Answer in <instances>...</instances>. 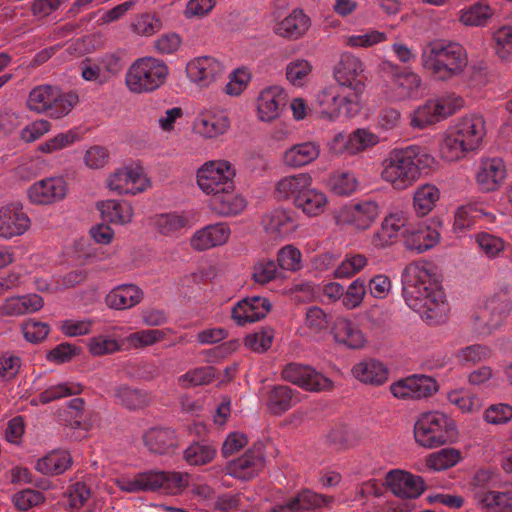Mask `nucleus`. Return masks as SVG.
<instances>
[{
  "label": "nucleus",
  "mask_w": 512,
  "mask_h": 512,
  "mask_svg": "<svg viewBox=\"0 0 512 512\" xmlns=\"http://www.w3.org/2000/svg\"><path fill=\"white\" fill-rule=\"evenodd\" d=\"M82 391V386L75 382H64L49 386L36 398L31 400V403L37 405L38 403L47 404L52 401L77 395Z\"/></svg>",
  "instance_id": "54"
},
{
  "label": "nucleus",
  "mask_w": 512,
  "mask_h": 512,
  "mask_svg": "<svg viewBox=\"0 0 512 512\" xmlns=\"http://www.w3.org/2000/svg\"><path fill=\"white\" fill-rule=\"evenodd\" d=\"M104 221L115 225H126L132 222L134 208L126 200L108 199L97 204Z\"/></svg>",
  "instance_id": "38"
},
{
  "label": "nucleus",
  "mask_w": 512,
  "mask_h": 512,
  "mask_svg": "<svg viewBox=\"0 0 512 512\" xmlns=\"http://www.w3.org/2000/svg\"><path fill=\"white\" fill-rule=\"evenodd\" d=\"M265 467V455L262 445H255L226 466L227 475L247 481L256 477Z\"/></svg>",
  "instance_id": "24"
},
{
  "label": "nucleus",
  "mask_w": 512,
  "mask_h": 512,
  "mask_svg": "<svg viewBox=\"0 0 512 512\" xmlns=\"http://www.w3.org/2000/svg\"><path fill=\"white\" fill-rule=\"evenodd\" d=\"M271 303L265 297L253 296L239 301L232 309V318L238 325L253 323L266 317Z\"/></svg>",
  "instance_id": "34"
},
{
  "label": "nucleus",
  "mask_w": 512,
  "mask_h": 512,
  "mask_svg": "<svg viewBox=\"0 0 512 512\" xmlns=\"http://www.w3.org/2000/svg\"><path fill=\"white\" fill-rule=\"evenodd\" d=\"M312 71L313 66L310 61L303 58H296L286 65V79L293 86L302 87L308 81Z\"/></svg>",
  "instance_id": "60"
},
{
  "label": "nucleus",
  "mask_w": 512,
  "mask_h": 512,
  "mask_svg": "<svg viewBox=\"0 0 512 512\" xmlns=\"http://www.w3.org/2000/svg\"><path fill=\"white\" fill-rule=\"evenodd\" d=\"M484 303L505 320L512 311V288L498 289Z\"/></svg>",
  "instance_id": "62"
},
{
  "label": "nucleus",
  "mask_w": 512,
  "mask_h": 512,
  "mask_svg": "<svg viewBox=\"0 0 512 512\" xmlns=\"http://www.w3.org/2000/svg\"><path fill=\"white\" fill-rule=\"evenodd\" d=\"M493 474L487 470H480L474 477L473 496L483 508L505 512L512 508V492L492 491Z\"/></svg>",
  "instance_id": "17"
},
{
  "label": "nucleus",
  "mask_w": 512,
  "mask_h": 512,
  "mask_svg": "<svg viewBox=\"0 0 512 512\" xmlns=\"http://www.w3.org/2000/svg\"><path fill=\"white\" fill-rule=\"evenodd\" d=\"M494 10L490 5L480 0L475 4L459 11V21L465 26H482L493 16Z\"/></svg>",
  "instance_id": "53"
},
{
  "label": "nucleus",
  "mask_w": 512,
  "mask_h": 512,
  "mask_svg": "<svg viewBox=\"0 0 512 512\" xmlns=\"http://www.w3.org/2000/svg\"><path fill=\"white\" fill-rule=\"evenodd\" d=\"M188 80L199 89H208L223 75L224 65L212 56H197L185 68Z\"/></svg>",
  "instance_id": "19"
},
{
  "label": "nucleus",
  "mask_w": 512,
  "mask_h": 512,
  "mask_svg": "<svg viewBox=\"0 0 512 512\" xmlns=\"http://www.w3.org/2000/svg\"><path fill=\"white\" fill-rule=\"evenodd\" d=\"M320 155L319 144L311 141L295 144L288 148L283 155V162L291 168L309 165Z\"/></svg>",
  "instance_id": "40"
},
{
  "label": "nucleus",
  "mask_w": 512,
  "mask_h": 512,
  "mask_svg": "<svg viewBox=\"0 0 512 512\" xmlns=\"http://www.w3.org/2000/svg\"><path fill=\"white\" fill-rule=\"evenodd\" d=\"M326 496L311 490H303L283 505L274 507V512H308L328 503Z\"/></svg>",
  "instance_id": "41"
},
{
  "label": "nucleus",
  "mask_w": 512,
  "mask_h": 512,
  "mask_svg": "<svg viewBox=\"0 0 512 512\" xmlns=\"http://www.w3.org/2000/svg\"><path fill=\"white\" fill-rule=\"evenodd\" d=\"M235 176L231 162L225 159L209 160L197 169L196 184L206 196H211L233 183Z\"/></svg>",
  "instance_id": "12"
},
{
  "label": "nucleus",
  "mask_w": 512,
  "mask_h": 512,
  "mask_svg": "<svg viewBox=\"0 0 512 512\" xmlns=\"http://www.w3.org/2000/svg\"><path fill=\"white\" fill-rule=\"evenodd\" d=\"M78 95L62 92L58 87L42 84L35 86L28 95L27 107L37 114H45L52 119L67 116L78 104Z\"/></svg>",
  "instance_id": "8"
},
{
  "label": "nucleus",
  "mask_w": 512,
  "mask_h": 512,
  "mask_svg": "<svg viewBox=\"0 0 512 512\" xmlns=\"http://www.w3.org/2000/svg\"><path fill=\"white\" fill-rule=\"evenodd\" d=\"M389 391L398 400L418 401L434 395L438 391V384L430 376L414 374L391 383Z\"/></svg>",
  "instance_id": "15"
},
{
  "label": "nucleus",
  "mask_w": 512,
  "mask_h": 512,
  "mask_svg": "<svg viewBox=\"0 0 512 512\" xmlns=\"http://www.w3.org/2000/svg\"><path fill=\"white\" fill-rule=\"evenodd\" d=\"M381 208L375 199L360 198L354 199L334 212V219L337 225L347 226L356 232L369 230L377 221Z\"/></svg>",
  "instance_id": "11"
},
{
  "label": "nucleus",
  "mask_w": 512,
  "mask_h": 512,
  "mask_svg": "<svg viewBox=\"0 0 512 512\" xmlns=\"http://www.w3.org/2000/svg\"><path fill=\"white\" fill-rule=\"evenodd\" d=\"M261 227L269 239L282 241L289 239L297 231L299 223L292 210L277 208L262 216Z\"/></svg>",
  "instance_id": "22"
},
{
  "label": "nucleus",
  "mask_w": 512,
  "mask_h": 512,
  "mask_svg": "<svg viewBox=\"0 0 512 512\" xmlns=\"http://www.w3.org/2000/svg\"><path fill=\"white\" fill-rule=\"evenodd\" d=\"M386 483L391 491L401 498H417L425 489L424 481L420 476L402 470L388 472Z\"/></svg>",
  "instance_id": "33"
},
{
  "label": "nucleus",
  "mask_w": 512,
  "mask_h": 512,
  "mask_svg": "<svg viewBox=\"0 0 512 512\" xmlns=\"http://www.w3.org/2000/svg\"><path fill=\"white\" fill-rule=\"evenodd\" d=\"M109 190L119 195H138L151 187V180L144 168L131 163L114 170L106 179Z\"/></svg>",
  "instance_id": "13"
},
{
  "label": "nucleus",
  "mask_w": 512,
  "mask_h": 512,
  "mask_svg": "<svg viewBox=\"0 0 512 512\" xmlns=\"http://www.w3.org/2000/svg\"><path fill=\"white\" fill-rule=\"evenodd\" d=\"M447 400L463 413L478 412L483 403L477 394L465 389H456L448 392Z\"/></svg>",
  "instance_id": "57"
},
{
  "label": "nucleus",
  "mask_w": 512,
  "mask_h": 512,
  "mask_svg": "<svg viewBox=\"0 0 512 512\" xmlns=\"http://www.w3.org/2000/svg\"><path fill=\"white\" fill-rule=\"evenodd\" d=\"M380 142V137L368 128H357L349 134L336 133L327 143L329 152L336 156H355L372 149Z\"/></svg>",
  "instance_id": "14"
},
{
  "label": "nucleus",
  "mask_w": 512,
  "mask_h": 512,
  "mask_svg": "<svg viewBox=\"0 0 512 512\" xmlns=\"http://www.w3.org/2000/svg\"><path fill=\"white\" fill-rule=\"evenodd\" d=\"M423 68L435 79L448 81L461 76L468 66V53L457 42L435 40L421 54Z\"/></svg>",
  "instance_id": "4"
},
{
  "label": "nucleus",
  "mask_w": 512,
  "mask_h": 512,
  "mask_svg": "<svg viewBox=\"0 0 512 512\" xmlns=\"http://www.w3.org/2000/svg\"><path fill=\"white\" fill-rule=\"evenodd\" d=\"M331 334L336 344L348 349H362L367 343L362 329L346 316H339L334 320Z\"/></svg>",
  "instance_id": "30"
},
{
  "label": "nucleus",
  "mask_w": 512,
  "mask_h": 512,
  "mask_svg": "<svg viewBox=\"0 0 512 512\" xmlns=\"http://www.w3.org/2000/svg\"><path fill=\"white\" fill-rule=\"evenodd\" d=\"M231 230L226 223H215L196 230L191 239V247L199 252L226 244Z\"/></svg>",
  "instance_id": "32"
},
{
  "label": "nucleus",
  "mask_w": 512,
  "mask_h": 512,
  "mask_svg": "<svg viewBox=\"0 0 512 512\" xmlns=\"http://www.w3.org/2000/svg\"><path fill=\"white\" fill-rule=\"evenodd\" d=\"M327 185L335 195L348 197L359 190L360 183L353 172L339 170L330 175Z\"/></svg>",
  "instance_id": "51"
},
{
  "label": "nucleus",
  "mask_w": 512,
  "mask_h": 512,
  "mask_svg": "<svg viewBox=\"0 0 512 512\" xmlns=\"http://www.w3.org/2000/svg\"><path fill=\"white\" fill-rule=\"evenodd\" d=\"M353 376L364 384L379 386L388 379L387 368L375 359H365L352 368Z\"/></svg>",
  "instance_id": "42"
},
{
  "label": "nucleus",
  "mask_w": 512,
  "mask_h": 512,
  "mask_svg": "<svg viewBox=\"0 0 512 512\" xmlns=\"http://www.w3.org/2000/svg\"><path fill=\"white\" fill-rule=\"evenodd\" d=\"M329 205L327 194L312 185L306 188L302 196L296 199L295 208L300 210L307 217L322 215Z\"/></svg>",
  "instance_id": "39"
},
{
  "label": "nucleus",
  "mask_w": 512,
  "mask_h": 512,
  "mask_svg": "<svg viewBox=\"0 0 512 512\" xmlns=\"http://www.w3.org/2000/svg\"><path fill=\"white\" fill-rule=\"evenodd\" d=\"M44 306V299L36 293L12 296L0 304L1 317H19L40 311Z\"/></svg>",
  "instance_id": "35"
},
{
  "label": "nucleus",
  "mask_w": 512,
  "mask_h": 512,
  "mask_svg": "<svg viewBox=\"0 0 512 512\" xmlns=\"http://www.w3.org/2000/svg\"><path fill=\"white\" fill-rule=\"evenodd\" d=\"M436 164L425 148L410 145L405 148L393 149L383 161L381 178L396 190L411 187L422 175L430 171Z\"/></svg>",
  "instance_id": "2"
},
{
  "label": "nucleus",
  "mask_w": 512,
  "mask_h": 512,
  "mask_svg": "<svg viewBox=\"0 0 512 512\" xmlns=\"http://www.w3.org/2000/svg\"><path fill=\"white\" fill-rule=\"evenodd\" d=\"M507 176V169L501 158H485L479 163L476 183L484 192H493L502 186Z\"/></svg>",
  "instance_id": "31"
},
{
  "label": "nucleus",
  "mask_w": 512,
  "mask_h": 512,
  "mask_svg": "<svg viewBox=\"0 0 512 512\" xmlns=\"http://www.w3.org/2000/svg\"><path fill=\"white\" fill-rule=\"evenodd\" d=\"M148 450L155 454H166L176 447L175 434L167 428H151L143 436Z\"/></svg>",
  "instance_id": "44"
},
{
  "label": "nucleus",
  "mask_w": 512,
  "mask_h": 512,
  "mask_svg": "<svg viewBox=\"0 0 512 512\" xmlns=\"http://www.w3.org/2000/svg\"><path fill=\"white\" fill-rule=\"evenodd\" d=\"M486 136L483 116L471 114L460 118L443 134L440 154L449 162L463 159L468 153L478 150Z\"/></svg>",
  "instance_id": "3"
},
{
  "label": "nucleus",
  "mask_w": 512,
  "mask_h": 512,
  "mask_svg": "<svg viewBox=\"0 0 512 512\" xmlns=\"http://www.w3.org/2000/svg\"><path fill=\"white\" fill-rule=\"evenodd\" d=\"M313 183L312 177L308 173H297L282 177L276 182L274 188L275 198L278 200H292L293 205L296 199L302 196V193Z\"/></svg>",
  "instance_id": "36"
},
{
  "label": "nucleus",
  "mask_w": 512,
  "mask_h": 512,
  "mask_svg": "<svg viewBox=\"0 0 512 512\" xmlns=\"http://www.w3.org/2000/svg\"><path fill=\"white\" fill-rule=\"evenodd\" d=\"M329 327L328 314L318 306L308 307L298 333L303 337L316 338L323 335Z\"/></svg>",
  "instance_id": "43"
},
{
  "label": "nucleus",
  "mask_w": 512,
  "mask_h": 512,
  "mask_svg": "<svg viewBox=\"0 0 512 512\" xmlns=\"http://www.w3.org/2000/svg\"><path fill=\"white\" fill-rule=\"evenodd\" d=\"M282 378L307 391L321 392L332 388V381L308 365L289 363L282 370Z\"/></svg>",
  "instance_id": "21"
},
{
  "label": "nucleus",
  "mask_w": 512,
  "mask_h": 512,
  "mask_svg": "<svg viewBox=\"0 0 512 512\" xmlns=\"http://www.w3.org/2000/svg\"><path fill=\"white\" fill-rule=\"evenodd\" d=\"M31 226V220L23 207L11 203L0 208V238L10 240L25 234Z\"/></svg>",
  "instance_id": "28"
},
{
  "label": "nucleus",
  "mask_w": 512,
  "mask_h": 512,
  "mask_svg": "<svg viewBox=\"0 0 512 512\" xmlns=\"http://www.w3.org/2000/svg\"><path fill=\"white\" fill-rule=\"evenodd\" d=\"M169 67L162 59L145 56L136 59L125 75V85L133 94L151 93L164 85Z\"/></svg>",
  "instance_id": "6"
},
{
  "label": "nucleus",
  "mask_w": 512,
  "mask_h": 512,
  "mask_svg": "<svg viewBox=\"0 0 512 512\" xmlns=\"http://www.w3.org/2000/svg\"><path fill=\"white\" fill-rule=\"evenodd\" d=\"M441 120L433 100L416 108L410 116V125L413 128L422 129Z\"/></svg>",
  "instance_id": "61"
},
{
  "label": "nucleus",
  "mask_w": 512,
  "mask_h": 512,
  "mask_svg": "<svg viewBox=\"0 0 512 512\" xmlns=\"http://www.w3.org/2000/svg\"><path fill=\"white\" fill-rule=\"evenodd\" d=\"M143 291L135 284H122L114 287L105 297V303L115 310L130 309L143 300Z\"/></svg>",
  "instance_id": "37"
},
{
  "label": "nucleus",
  "mask_w": 512,
  "mask_h": 512,
  "mask_svg": "<svg viewBox=\"0 0 512 512\" xmlns=\"http://www.w3.org/2000/svg\"><path fill=\"white\" fill-rule=\"evenodd\" d=\"M230 128V119L223 109L204 108L199 111L195 121L196 133L207 139H214L225 134Z\"/></svg>",
  "instance_id": "27"
},
{
  "label": "nucleus",
  "mask_w": 512,
  "mask_h": 512,
  "mask_svg": "<svg viewBox=\"0 0 512 512\" xmlns=\"http://www.w3.org/2000/svg\"><path fill=\"white\" fill-rule=\"evenodd\" d=\"M310 27V17L300 8L293 9L283 18L278 10L271 13V28L278 37L299 40L307 34Z\"/></svg>",
  "instance_id": "20"
},
{
  "label": "nucleus",
  "mask_w": 512,
  "mask_h": 512,
  "mask_svg": "<svg viewBox=\"0 0 512 512\" xmlns=\"http://www.w3.org/2000/svg\"><path fill=\"white\" fill-rule=\"evenodd\" d=\"M216 455V448L210 444L195 442L188 446L183 453L184 460L193 466L210 463Z\"/></svg>",
  "instance_id": "59"
},
{
  "label": "nucleus",
  "mask_w": 512,
  "mask_h": 512,
  "mask_svg": "<svg viewBox=\"0 0 512 512\" xmlns=\"http://www.w3.org/2000/svg\"><path fill=\"white\" fill-rule=\"evenodd\" d=\"M300 401L299 392L284 385L275 386L269 393L268 407L274 414H282Z\"/></svg>",
  "instance_id": "45"
},
{
  "label": "nucleus",
  "mask_w": 512,
  "mask_h": 512,
  "mask_svg": "<svg viewBox=\"0 0 512 512\" xmlns=\"http://www.w3.org/2000/svg\"><path fill=\"white\" fill-rule=\"evenodd\" d=\"M462 459L461 452L455 448H444L431 453L425 459V466L430 471H442L458 464Z\"/></svg>",
  "instance_id": "55"
},
{
  "label": "nucleus",
  "mask_w": 512,
  "mask_h": 512,
  "mask_svg": "<svg viewBox=\"0 0 512 512\" xmlns=\"http://www.w3.org/2000/svg\"><path fill=\"white\" fill-rule=\"evenodd\" d=\"M171 329H143L127 335L123 344L131 349H144L153 346L165 339Z\"/></svg>",
  "instance_id": "50"
},
{
  "label": "nucleus",
  "mask_w": 512,
  "mask_h": 512,
  "mask_svg": "<svg viewBox=\"0 0 512 512\" xmlns=\"http://www.w3.org/2000/svg\"><path fill=\"white\" fill-rule=\"evenodd\" d=\"M416 442L425 448H436L453 443L458 438L455 421L439 411L422 413L414 426Z\"/></svg>",
  "instance_id": "7"
},
{
  "label": "nucleus",
  "mask_w": 512,
  "mask_h": 512,
  "mask_svg": "<svg viewBox=\"0 0 512 512\" xmlns=\"http://www.w3.org/2000/svg\"><path fill=\"white\" fill-rule=\"evenodd\" d=\"M288 101L285 89L271 85L262 89L256 99L257 118L261 122H272L280 117Z\"/></svg>",
  "instance_id": "25"
},
{
  "label": "nucleus",
  "mask_w": 512,
  "mask_h": 512,
  "mask_svg": "<svg viewBox=\"0 0 512 512\" xmlns=\"http://www.w3.org/2000/svg\"><path fill=\"white\" fill-rule=\"evenodd\" d=\"M402 284L407 305L428 324L437 325L446 320L449 306L434 263H410L403 270Z\"/></svg>",
  "instance_id": "1"
},
{
  "label": "nucleus",
  "mask_w": 512,
  "mask_h": 512,
  "mask_svg": "<svg viewBox=\"0 0 512 512\" xmlns=\"http://www.w3.org/2000/svg\"><path fill=\"white\" fill-rule=\"evenodd\" d=\"M409 212L399 207L388 210L381 221L380 227L373 233L371 244L376 249H384L393 245L399 235L409 227Z\"/></svg>",
  "instance_id": "18"
},
{
  "label": "nucleus",
  "mask_w": 512,
  "mask_h": 512,
  "mask_svg": "<svg viewBox=\"0 0 512 512\" xmlns=\"http://www.w3.org/2000/svg\"><path fill=\"white\" fill-rule=\"evenodd\" d=\"M26 193L34 205H51L66 197L68 185L63 177H47L30 185Z\"/></svg>",
  "instance_id": "23"
},
{
  "label": "nucleus",
  "mask_w": 512,
  "mask_h": 512,
  "mask_svg": "<svg viewBox=\"0 0 512 512\" xmlns=\"http://www.w3.org/2000/svg\"><path fill=\"white\" fill-rule=\"evenodd\" d=\"M316 107L320 116L337 121L341 116L352 118L361 109V96L336 84L321 89L316 95Z\"/></svg>",
  "instance_id": "9"
},
{
  "label": "nucleus",
  "mask_w": 512,
  "mask_h": 512,
  "mask_svg": "<svg viewBox=\"0 0 512 512\" xmlns=\"http://www.w3.org/2000/svg\"><path fill=\"white\" fill-rule=\"evenodd\" d=\"M475 242L482 254L489 259H495L505 249V242L502 238L487 232H480L474 236Z\"/></svg>",
  "instance_id": "64"
},
{
  "label": "nucleus",
  "mask_w": 512,
  "mask_h": 512,
  "mask_svg": "<svg viewBox=\"0 0 512 512\" xmlns=\"http://www.w3.org/2000/svg\"><path fill=\"white\" fill-rule=\"evenodd\" d=\"M441 198V192L434 184H423L417 187L413 196V207L420 216L429 214Z\"/></svg>",
  "instance_id": "49"
},
{
  "label": "nucleus",
  "mask_w": 512,
  "mask_h": 512,
  "mask_svg": "<svg viewBox=\"0 0 512 512\" xmlns=\"http://www.w3.org/2000/svg\"><path fill=\"white\" fill-rule=\"evenodd\" d=\"M382 70L389 77L381 88L382 95L388 102L395 103L418 96L422 79L417 73L402 69L391 61L383 62Z\"/></svg>",
  "instance_id": "10"
},
{
  "label": "nucleus",
  "mask_w": 512,
  "mask_h": 512,
  "mask_svg": "<svg viewBox=\"0 0 512 512\" xmlns=\"http://www.w3.org/2000/svg\"><path fill=\"white\" fill-rule=\"evenodd\" d=\"M247 202L244 196L237 191L235 182L209 196L208 206L210 210L221 217L239 215L246 208Z\"/></svg>",
  "instance_id": "26"
},
{
  "label": "nucleus",
  "mask_w": 512,
  "mask_h": 512,
  "mask_svg": "<svg viewBox=\"0 0 512 512\" xmlns=\"http://www.w3.org/2000/svg\"><path fill=\"white\" fill-rule=\"evenodd\" d=\"M368 265V258L364 254L349 253L335 268L333 275L337 279H348L360 273Z\"/></svg>",
  "instance_id": "56"
},
{
  "label": "nucleus",
  "mask_w": 512,
  "mask_h": 512,
  "mask_svg": "<svg viewBox=\"0 0 512 512\" xmlns=\"http://www.w3.org/2000/svg\"><path fill=\"white\" fill-rule=\"evenodd\" d=\"M388 40V35L384 31L374 28H368L358 33L345 35L343 37L344 45L352 49H369L380 45Z\"/></svg>",
  "instance_id": "47"
},
{
  "label": "nucleus",
  "mask_w": 512,
  "mask_h": 512,
  "mask_svg": "<svg viewBox=\"0 0 512 512\" xmlns=\"http://www.w3.org/2000/svg\"><path fill=\"white\" fill-rule=\"evenodd\" d=\"M403 244L409 251L423 253L440 241V232L424 223L409 224L402 232Z\"/></svg>",
  "instance_id": "29"
},
{
  "label": "nucleus",
  "mask_w": 512,
  "mask_h": 512,
  "mask_svg": "<svg viewBox=\"0 0 512 512\" xmlns=\"http://www.w3.org/2000/svg\"><path fill=\"white\" fill-rule=\"evenodd\" d=\"M505 320L485 303L472 316L473 329L482 336H488L497 330Z\"/></svg>",
  "instance_id": "48"
},
{
  "label": "nucleus",
  "mask_w": 512,
  "mask_h": 512,
  "mask_svg": "<svg viewBox=\"0 0 512 512\" xmlns=\"http://www.w3.org/2000/svg\"><path fill=\"white\" fill-rule=\"evenodd\" d=\"M71 465V456L67 451H53L39 459L35 465L37 471L46 475L65 472Z\"/></svg>",
  "instance_id": "52"
},
{
  "label": "nucleus",
  "mask_w": 512,
  "mask_h": 512,
  "mask_svg": "<svg viewBox=\"0 0 512 512\" xmlns=\"http://www.w3.org/2000/svg\"><path fill=\"white\" fill-rule=\"evenodd\" d=\"M152 225L161 235L177 236L183 229L188 227L189 220L182 213H163L152 218Z\"/></svg>",
  "instance_id": "46"
},
{
  "label": "nucleus",
  "mask_w": 512,
  "mask_h": 512,
  "mask_svg": "<svg viewBox=\"0 0 512 512\" xmlns=\"http://www.w3.org/2000/svg\"><path fill=\"white\" fill-rule=\"evenodd\" d=\"M189 482L187 472L162 470H148L114 480L115 485L126 493L161 492L166 495L181 494Z\"/></svg>",
  "instance_id": "5"
},
{
  "label": "nucleus",
  "mask_w": 512,
  "mask_h": 512,
  "mask_svg": "<svg viewBox=\"0 0 512 512\" xmlns=\"http://www.w3.org/2000/svg\"><path fill=\"white\" fill-rule=\"evenodd\" d=\"M91 492L84 483H76L70 487L65 496V505L72 510H80L86 507L85 512H92L90 509Z\"/></svg>",
  "instance_id": "63"
},
{
  "label": "nucleus",
  "mask_w": 512,
  "mask_h": 512,
  "mask_svg": "<svg viewBox=\"0 0 512 512\" xmlns=\"http://www.w3.org/2000/svg\"><path fill=\"white\" fill-rule=\"evenodd\" d=\"M364 71L365 64L358 56L351 52H343L334 65L333 77L336 85L361 96L365 89V82L362 79Z\"/></svg>",
  "instance_id": "16"
},
{
  "label": "nucleus",
  "mask_w": 512,
  "mask_h": 512,
  "mask_svg": "<svg viewBox=\"0 0 512 512\" xmlns=\"http://www.w3.org/2000/svg\"><path fill=\"white\" fill-rule=\"evenodd\" d=\"M163 28V22L155 13H143L134 17L130 24L131 31L141 37H150Z\"/></svg>",
  "instance_id": "58"
}]
</instances>
